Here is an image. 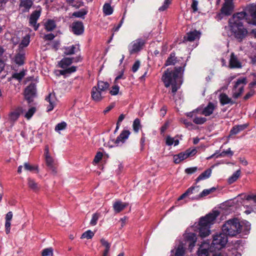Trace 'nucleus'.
<instances>
[{"mask_svg":"<svg viewBox=\"0 0 256 256\" xmlns=\"http://www.w3.org/2000/svg\"><path fill=\"white\" fill-rule=\"evenodd\" d=\"M248 14L252 17V21L250 22L256 25V4L248 5L244 11L234 14L230 18L228 22V27L230 31L238 42H242L248 35V32L244 26L242 20H247Z\"/></svg>","mask_w":256,"mask_h":256,"instance_id":"1","label":"nucleus"},{"mask_svg":"<svg viewBox=\"0 0 256 256\" xmlns=\"http://www.w3.org/2000/svg\"><path fill=\"white\" fill-rule=\"evenodd\" d=\"M186 64L183 67H176L173 70L168 68L162 76V80L166 87L168 88L172 85V92L174 95L180 88V86H178V80L179 75L184 72V68Z\"/></svg>","mask_w":256,"mask_h":256,"instance_id":"2","label":"nucleus"},{"mask_svg":"<svg viewBox=\"0 0 256 256\" xmlns=\"http://www.w3.org/2000/svg\"><path fill=\"white\" fill-rule=\"evenodd\" d=\"M220 212L218 210L206 214L204 217L201 218L198 224L199 235L202 238H205L210 234V228L213 224Z\"/></svg>","mask_w":256,"mask_h":256,"instance_id":"3","label":"nucleus"},{"mask_svg":"<svg viewBox=\"0 0 256 256\" xmlns=\"http://www.w3.org/2000/svg\"><path fill=\"white\" fill-rule=\"evenodd\" d=\"M242 228L239 220L234 218L226 222L222 226V232L226 236H234L240 232Z\"/></svg>","mask_w":256,"mask_h":256,"instance_id":"4","label":"nucleus"},{"mask_svg":"<svg viewBox=\"0 0 256 256\" xmlns=\"http://www.w3.org/2000/svg\"><path fill=\"white\" fill-rule=\"evenodd\" d=\"M228 236L221 232L214 235L210 246V251L218 250L224 248L228 242Z\"/></svg>","mask_w":256,"mask_h":256,"instance_id":"5","label":"nucleus"},{"mask_svg":"<svg viewBox=\"0 0 256 256\" xmlns=\"http://www.w3.org/2000/svg\"><path fill=\"white\" fill-rule=\"evenodd\" d=\"M74 60V58H64L58 62V66L64 69L58 71L60 74L66 76L74 72L76 70V67L75 66H72L68 68L72 63Z\"/></svg>","mask_w":256,"mask_h":256,"instance_id":"6","label":"nucleus"},{"mask_svg":"<svg viewBox=\"0 0 256 256\" xmlns=\"http://www.w3.org/2000/svg\"><path fill=\"white\" fill-rule=\"evenodd\" d=\"M247 84L246 78H240L236 81L233 88V97L238 98L244 91V86Z\"/></svg>","mask_w":256,"mask_h":256,"instance_id":"7","label":"nucleus"},{"mask_svg":"<svg viewBox=\"0 0 256 256\" xmlns=\"http://www.w3.org/2000/svg\"><path fill=\"white\" fill-rule=\"evenodd\" d=\"M145 44L144 40L138 38L132 42L128 46L129 52L132 54L141 50Z\"/></svg>","mask_w":256,"mask_h":256,"instance_id":"8","label":"nucleus"},{"mask_svg":"<svg viewBox=\"0 0 256 256\" xmlns=\"http://www.w3.org/2000/svg\"><path fill=\"white\" fill-rule=\"evenodd\" d=\"M196 152L195 148L192 150L188 149L184 152L175 154L173 156L174 162L175 164H179L188 157L194 156L196 153Z\"/></svg>","mask_w":256,"mask_h":256,"instance_id":"9","label":"nucleus"},{"mask_svg":"<svg viewBox=\"0 0 256 256\" xmlns=\"http://www.w3.org/2000/svg\"><path fill=\"white\" fill-rule=\"evenodd\" d=\"M36 94V86L34 83H31L26 87L24 90V97L28 104L33 101V98Z\"/></svg>","mask_w":256,"mask_h":256,"instance_id":"10","label":"nucleus"},{"mask_svg":"<svg viewBox=\"0 0 256 256\" xmlns=\"http://www.w3.org/2000/svg\"><path fill=\"white\" fill-rule=\"evenodd\" d=\"M242 66L241 60L234 52H232L229 60L228 67L230 68H241Z\"/></svg>","mask_w":256,"mask_h":256,"instance_id":"11","label":"nucleus"},{"mask_svg":"<svg viewBox=\"0 0 256 256\" xmlns=\"http://www.w3.org/2000/svg\"><path fill=\"white\" fill-rule=\"evenodd\" d=\"M24 112V109L21 106H18L12 110L8 114V119L12 122H16L20 114Z\"/></svg>","mask_w":256,"mask_h":256,"instance_id":"12","label":"nucleus"},{"mask_svg":"<svg viewBox=\"0 0 256 256\" xmlns=\"http://www.w3.org/2000/svg\"><path fill=\"white\" fill-rule=\"evenodd\" d=\"M184 238L186 241V244L188 245V248L191 251L195 246L197 238L196 234L192 232L185 234H184Z\"/></svg>","mask_w":256,"mask_h":256,"instance_id":"13","label":"nucleus"},{"mask_svg":"<svg viewBox=\"0 0 256 256\" xmlns=\"http://www.w3.org/2000/svg\"><path fill=\"white\" fill-rule=\"evenodd\" d=\"M40 16V10H35L30 16L29 22L30 26H33L35 30H36L39 27V24H37L36 22Z\"/></svg>","mask_w":256,"mask_h":256,"instance_id":"14","label":"nucleus"},{"mask_svg":"<svg viewBox=\"0 0 256 256\" xmlns=\"http://www.w3.org/2000/svg\"><path fill=\"white\" fill-rule=\"evenodd\" d=\"M216 107V104L209 102L208 104L204 109L201 110L200 108L199 114L204 115L205 116H210L213 113Z\"/></svg>","mask_w":256,"mask_h":256,"instance_id":"15","label":"nucleus"},{"mask_svg":"<svg viewBox=\"0 0 256 256\" xmlns=\"http://www.w3.org/2000/svg\"><path fill=\"white\" fill-rule=\"evenodd\" d=\"M72 31L77 36L80 35L84 33V26L81 22H72L71 26Z\"/></svg>","mask_w":256,"mask_h":256,"instance_id":"16","label":"nucleus"},{"mask_svg":"<svg viewBox=\"0 0 256 256\" xmlns=\"http://www.w3.org/2000/svg\"><path fill=\"white\" fill-rule=\"evenodd\" d=\"M234 10V3L224 2L220 9V12L225 16L232 14Z\"/></svg>","mask_w":256,"mask_h":256,"instance_id":"17","label":"nucleus"},{"mask_svg":"<svg viewBox=\"0 0 256 256\" xmlns=\"http://www.w3.org/2000/svg\"><path fill=\"white\" fill-rule=\"evenodd\" d=\"M210 250V246L208 243L204 242L200 246L198 251V256H209V252H212Z\"/></svg>","mask_w":256,"mask_h":256,"instance_id":"18","label":"nucleus"},{"mask_svg":"<svg viewBox=\"0 0 256 256\" xmlns=\"http://www.w3.org/2000/svg\"><path fill=\"white\" fill-rule=\"evenodd\" d=\"M62 50L64 54L66 56L74 54L80 50L78 44L64 46L62 48Z\"/></svg>","mask_w":256,"mask_h":256,"instance_id":"19","label":"nucleus"},{"mask_svg":"<svg viewBox=\"0 0 256 256\" xmlns=\"http://www.w3.org/2000/svg\"><path fill=\"white\" fill-rule=\"evenodd\" d=\"M128 205L127 202H124L121 200H116L113 204V208L115 213H119L122 211Z\"/></svg>","mask_w":256,"mask_h":256,"instance_id":"20","label":"nucleus"},{"mask_svg":"<svg viewBox=\"0 0 256 256\" xmlns=\"http://www.w3.org/2000/svg\"><path fill=\"white\" fill-rule=\"evenodd\" d=\"M102 94L103 92H100V90L96 86L92 88L91 95L94 100L96 102L100 101L103 98Z\"/></svg>","mask_w":256,"mask_h":256,"instance_id":"21","label":"nucleus"},{"mask_svg":"<svg viewBox=\"0 0 256 256\" xmlns=\"http://www.w3.org/2000/svg\"><path fill=\"white\" fill-rule=\"evenodd\" d=\"M46 100L49 102L48 106V112L51 111L53 110L56 104V98L55 94L50 93L46 98Z\"/></svg>","mask_w":256,"mask_h":256,"instance_id":"22","label":"nucleus"},{"mask_svg":"<svg viewBox=\"0 0 256 256\" xmlns=\"http://www.w3.org/2000/svg\"><path fill=\"white\" fill-rule=\"evenodd\" d=\"M219 100L222 106H224L228 104H235V102L228 96L227 94L224 93H222L220 94Z\"/></svg>","mask_w":256,"mask_h":256,"instance_id":"23","label":"nucleus"},{"mask_svg":"<svg viewBox=\"0 0 256 256\" xmlns=\"http://www.w3.org/2000/svg\"><path fill=\"white\" fill-rule=\"evenodd\" d=\"M130 134V132L128 130H123L120 134L118 136L115 140L114 143L118 144L120 142L124 143L125 140L128 138Z\"/></svg>","mask_w":256,"mask_h":256,"instance_id":"24","label":"nucleus"},{"mask_svg":"<svg viewBox=\"0 0 256 256\" xmlns=\"http://www.w3.org/2000/svg\"><path fill=\"white\" fill-rule=\"evenodd\" d=\"M200 36V33L197 30H194L187 33L184 37L186 41L192 42L196 39H198Z\"/></svg>","mask_w":256,"mask_h":256,"instance_id":"25","label":"nucleus"},{"mask_svg":"<svg viewBox=\"0 0 256 256\" xmlns=\"http://www.w3.org/2000/svg\"><path fill=\"white\" fill-rule=\"evenodd\" d=\"M46 166L48 167L53 174H56L57 172L56 168L54 166V160L51 156L45 157Z\"/></svg>","mask_w":256,"mask_h":256,"instance_id":"26","label":"nucleus"},{"mask_svg":"<svg viewBox=\"0 0 256 256\" xmlns=\"http://www.w3.org/2000/svg\"><path fill=\"white\" fill-rule=\"evenodd\" d=\"M247 126L248 125L246 124L236 125L234 126L230 131V136L238 134L240 132L242 131L245 128H246Z\"/></svg>","mask_w":256,"mask_h":256,"instance_id":"27","label":"nucleus"},{"mask_svg":"<svg viewBox=\"0 0 256 256\" xmlns=\"http://www.w3.org/2000/svg\"><path fill=\"white\" fill-rule=\"evenodd\" d=\"M199 186H192L188 188L184 193L182 194L179 198H178V200H182L184 199V198L190 196V194H192L194 193L193 191L194 190H197V192H199Z\"/></svg>","mask_w":256,"mask_h":256,"instance_id":"28","label":"nucleus"},{"mask_svg":"<svg viewBox=\"0 0 256 256\" xmlns=\"http://www.w3.org/2000/svg\"><path fill=\"white\" fill-rule=\"evenodd\" d=\"M96 86L100 90V92L104 93L108 90L110 87V84L106 82L98 81Z\"/></svg>","mask_w":256,"mask_h":256,"instance_id":"29","label":"nucleus"},{"mask_svg":"<svg viewBox=\"0 0 256 256\" xmlns=\"http://www.w3.org/2000/svg\"><path fill=\"white\" fill-rule=\"evenodd\" d=\"M216 188L214 187L210 189H205L202 190V192H201L198 196H196V197L193 198L192 197V200L194 199H199L201 198H203L204 196H207L209 194H210L211 192H212L216 190Z\"/></svg>","mask_w":256,"mask_h":256,"instance_id":"30","label":"nucleus"},{"mask_svg":"<svg viewBox=\"0 0 256 256\" xmlns=\"http://www.w3.org/2000/svg\"><path fill=\"white\" fill-rule=\"evenodd\" d=\"M212 174V170L210 168L207 169L204 172L202 173L196 179V182H198L200 180L207 179L209 178Z\"/></svg>","mask_w":256,"mask_h":256,"instance_id":"31","label":"nucleus"},{"mask_svg":"<svg viewBox=\"0 0 256 256\" xmlns=\"http://www.w3.org/2000/svg\"><path fill=\"white\" fill-rule=\"evenodd\" d=\"M177 61L178 60L176 57L175 54L174 52L171 53L165 63V66H168L170 65H174L176 63Z\"/></svg>","mask_w":256,"mask_h":256,"instance_id":"32","label":"nucleus"},{"mask_svg":"<svg viewBox=\"0 0 256 256\" xmlns=\"http://www.w3.org/2000/svg\"><path fill=\"white\" fill-rule=\"evenodd\" d=\"M44 27L47 31L50 32L56 28V24L54 20H48L46 22Z\"/></svg>","mask_w":256,"mask_h":256,"instance_id":"33","label":"nucleus"},{"mask_svg":"<svg viewBox=\"0 0 256 256\" xmlns=\"http://www.w3.org/2000/svg\"><path fill=\"white\" fill-rule=\"evenodd\" d=\"M28 187L34 192H36L39 190L38 184L33 179L28 178Z\"/></svg>","mask_w":256,"mask_h":256,"instance_id":"34","label":"nucleus"},{"mask_svg":"<svg viewBox=\"0 0 256 256\" xmlns=\"http://www.w3.org/2000/svg\"><path fill=\"white\" fill-rule=\"evenodd\" d=\"M88 10L85 8H82L78 11L75 12L72 14V16L76 18H84V16L88 14Z\"/></svg>","mask_w":256,"mask_h":256,"instance_id":"35","label":"nucleus"},{"mask_svg":"<svg viewBox=\"0 0 256 256\" xmlns=\"http://www.w3.org/2000/svg\"><path fill=\"white\" fill-rule=\"evenodd\" d=\"M24 56L22 54H17L14 58V62L18 65H22L24 63Z\"/></svg>","mask_w":256,"mask_h":256,"instance_id":"36","label":"nucleus"},{"mask_svg":"<svg viewBox=\"0 0 256 256\" xmlns=\"http://www.w3.org/2000/svg\"><path fill=\"white\" fill-rule=\"evenodd\" d=\"M240 174V170H238L236 172H234L232 175L230 176L228 179V182L229 184H232L236 182Z\"/></svg>","mask_w":256,"mask_h":256,"instance_id":"37","label":"nucleus"},{"mask_svg":"<svg viewBox=\"0 0 256 256\" xmlns=\"http://www.w3.org/2000/svg\"><path fill=\"white\" fill-rule=\"evenodd\" d=\"M30 42V36L29 35H26L24 36L20 42L19 47L21 48H22L24 47L27 46Z\"/></svg>","mask_w":256,"mask_h":256,"instance_id":"38","label":"nucleus"},{"mask_svg":"<svg viewBox=\"0 0 256 256\" xmlns=\"http://www.w3.org/2000/svg\"><path fill=\"white\" fill-rule=\"evenodd\" d=\"M103 12L106 15H110L113 12V9L110 4H105L103 6Z\"/></svg>","mask_w":256,"mask_h":256,"instance_id":"39","label":"nucleus"},{"mask_svg":"<svg viewBox=\"0 0 256 256\" xmlns=\"http://www.w3.org/2000/svg\"><path fill=\"white\" fill-rule=\"evenodd\" d=\"M132 128L135 132L138 133V132L139 130L142 128L140 119L136 118L134 120L132 124Z\"/></svg>","mask_w":256,"mask_h":256,"instance_id":"40","label":"nucleus"},{"mask_svg":"<svg viewBox=\"0 0 256 256\" xmlns=\"http://www.w3.org/2000/svg\"><path fill=\"white\" fill-rule=\"evenodd\" d=\"M32 0H22L20 3V6L24 7L26 9L28 10L32 6Z\"/></svg>","mask_w":256,"mask_h":256,"instance_id":"41","label":"nucleus"},{"mask_svg":"<svg viewBox=\"0 0 256 256\" xmlns=\"http://www.w3.org/2000/svg\"><path fill=\"white\" fill-rule=\"evenodd\" d=\"M193 122L196 124H202L206 121V118L204 117L194 116Z\"/></svg>","mask_w":256,"mask_h":256,"instance_id":"42","label":"nucleus"},{"mask_svg":"<svg viewBox=\"0 0 256 256\" xmlns=\"http://www.w3.org/2000/svg\"><path fill=\"white\" fill-rule=\"evenodd\" d=\"M218 154L216 156V158L224 157L226 155H230V156H232L234 154V152L231 150L230 148H228L227 150H224L220 153L219 152Z\"/></svg>","mask_w":256,"mask_h":256,"instance_id":"43","label":"nucleus"},{"mask_svg":"<svg viewBox=\"0 0 256 256\" xmlns=\"http://www.w3.org/2000/svg\"><path fill=\"white\" fill-rule=\"evenodd\" d=\"M36 111V108L34 107H32L26 113L24 117L28 120L30 119L32 116L34 115Z\"/></svg>","mask_w":256,"mask_h":256,"instance_id":"44","label":"nucleus"},{"mask_svg":"<svg viewBox=\"0 0 256 256\" xmlns=\"http://www.w3.org/2000/svg\"><path fill=\"white\" fill-rule=\"evenodd\" d=\"M94 232L90 230H88L82 234L81 236V238H86L88 239L92 238L94 236Z\"/></svg>","mask_w":256,"mask_h":256,"instance_id":"45","label":"nucleus"},{"mask_svg":"<svg viewBox=\"0 0 256 256\" xmlns=\"http://www.w3.org/2000/svg\"><path fill=\"white\" fill-rule=\"evenodd\" d=\"M172 0H164L162 6L159 8L158 10L160 12H163L165 10L168 8Z\"/></svg>","mask_w":256,"mask_h":256,"instance_id":"46","label":"nucleus"},{"mask_svg":"<svg viewBox=\"0 0 256 256\" xmlns=\"http://www.w3.org/2000/svg\"><path fill=\"white\" fill-rule=\"evenodd\" d=\"M42 256H53V249L52 248H46L43 250Z\"/></svg>","mask_w":256,"mask_h":256,"instance_id":"47","label":"nucleus"},{"mask_svg":"<svg viewBox=\"0 0 256 256\" xmlns=\"http://www.w3.org/2000/svg\"><path fill=\"white\" fill-rule=\"evenodd\" d=\"M66 127V124L64 122H62L58 124L55 127V130L56 132H59L61 130H64Z\"/></svg>","mask_w":256,"mask_h":256,"instance_id":"48","label":"nucleus"},{"mask_svg":"<svg viewBox=\"0 0 256 256\" xmlns=\"http://www.w3.org/2000/svg\"><path fill=\"white\" fill-rule=\"evenodd\" d=\"M100 214L98 213H95L93 214L92 216V218L90 222V224L92 226H95L97 224V221L99 218Z\"/></svg>","mask_w":256,"mask_h":256,"instance_id":"49","label":"nucleus"},{"mask_svg":"<svg viewBox=\"0 0 256 256\" xmlns=\"http://www.w3.org/2000/svg\"><path fill=\"white\" fill-rule=\"evenodd\" d=\"M25 76V72L24 71H22L18 73H15L13 74L12 77L18 80H20Z\"/></svg>","mask_w":256,"mask_h":256,"instance_id":"50","label":"nucleus"},{"mask_svg":"<svg viewBox=\"0 0 256 256\" xmlns=\"http://www.w3.org/2000/svg\"><path fill=\"white\" fill-rule=\"evenodd\" d=\"M119 89V86L117 84H116L112 86L110 94L112 96L116 95L118 93Z\"/></svg>","mask_w":256,"mask_h":256,"instance_id":"51","label":"nucleus"},{"mask_svg":"<svg viewBox=\"0 0 256 256\" xmlns=\"http://www.w3.org/2000/svg\"><path fill=\"white\" fill-rule=\"evenodd\" d=\"M198 2L197 0H192V4H191V8L194 12H196L198 10Z\"/></svg>","mask_w":256,"mask_h":256,"instance_id":"52","label":"nucleus"},{"mask_svg":"<svg viewBox=\"0 0 256 256\" xmlns=\"http://www.w3.org/2000/svg\"><path fill=\"white\" fill-rule=\"evenodd\" d=\"M245 198L246 200H252L256 206V194H248L246 196Z\"/></svg>","mask_w":256,"mask_h":256,"instance_id":"53","label":"nucleus"},{"mask_svg":"<svg viewBox=\"0 0 256 256\" xmlns=\"http://www.w3.org/2000/svg\"><path fill=\"white\" fill-rule=\"evenodd\" d=\"M24 168L26 170L28 171H32L34 170L38 169V166H34L29 164L27 162H25L24 164Z\"/></svg>","mask_w":256,"mask_h":256,"instance_id":"54","label":"nucleus"},{"mask_svg":"<svg viewBox=\"0 0 256 256\" xmlns=\"http://www.w3.org/2000/svg\"><path fill=\"white\" fill-rule=\"evenodd\" d=\"M102 156L103 154L102 152H97L94 160V162L96 164L98 163L102 160Z\"/></svg>","mask_w":256,"mask_h":256,"instance_id":"55","label":"nucleus"},{"mask_svg":"<svg viewBox=\"0 0 256 256\" xmlns=\"http://www.w3.org/2000/svg\"><path fill=\"white\" fill-rule=\"evenodd\" d=\"M140 66V62L136 60L135 62L132 67V71L134 72H136Z\"/></svg>","mask_w":256,"mask_h":256,"instance_id":"56","label":"nucleus"},{"mask_svg":"<svg viewBox=\"0 0 256 256\" xmlns=\"http://www.w3.org/2000/svg\"><path fill=\"white\" fill-rule=\"evenodd\" d=\"M174 138L168 136L166 138V144L168 146H172L174 144Z\"/></svg>","mask_w":256,"mask_h":256,"instance_id":"57","label":"nucleus"},{"mask_svg":"<svg viewBox=\"0 0 256 256\" xmlns=\"http://www.w3.org/2000/svg\"><path fill=\"white\" fill-rule=\"evenodd\" d=\"M100 242L106 248H110V244L104 238H102L100 240Z\"/></svg>","mask_w":256,"mask_h":256,"instance_id":"58","label":"nucleus"},{"mask_svg":"<svg viewBox=\"0 0 256 256\" xmlns=\"http://www.w3.org/2000/svg\"><path fill=\"white\" fill-rule=\"evenodd\" d=\"M197 170V167H192L187 168L185 170V172L188 174H192L195 172Z\"/></svg>","mask_w":256,"mask_h":256,"instance_id":"59","label":"nucleus"},{"mask_svg":"<svg viewBox=\"0 0 256 256\" xmlns=\"http://www.w3.org/2000/svg\"><path fill=\"white\" fill-rule=\"evenodd\" d=\"M10 221H6L5 223L6 232V234H8L10 232Z\"/></svg>","mask_w":256,"mask_h":256,"instance_id":"60","label":"nucleus"},{"mask_svg":"<svg viewBox=\"0 0 256 256\" xmlns=\"http://www.w3.org/2000/svg\"><path fill=\"white\" fill-rule=\"evenodd\" d=\"M200 108H197L192 112H190L187 114V116L190 118H194L196 116L195 114L198 113L199 114Z\"/></svg>","mask_w":256,"mask_h":256,"instance_id":"61","label":"nucleus"},{"mask_svg":"<svg viewBox=\"0 0 256 256\" xmlns=\"http://www.w3.org/2000/svg\"><path fill=\"white\" fill-rule=\"evenodd\" d=\"M54 37H55V36L54 34H49L45 35L44 36V38L46 40H53Z\"/></svg>","mask_w":256,"mask_h":256,"instance_id":"62","label":"nucleus"},{"mask_svg":"<svg viewBox=\"0 0 256 256\" xmlns=\"http://www.w3.org/2000/svg\"><path fill=\"white\" fill-rule=\"evenodd\" d=\"M12 218V212H9L7 213L6 216V221H11Z\"/></svg>","mask_w":256,"mask_h":256,"instance_id":"63","label":"nucleus"},{"mask_svg":"<svg viewBox=\"0 0 256 256\" xmlns=\"http://www.w3.org/2000/svg\"><path fill=\"white\" fill-rule=\"evenodd\" d=\"M254 94V91L251 90L248 93H247L246 96H244V99L245 100H248L249 98H250L251 96H252Z\"/></svg>","mask_w":256,"mask_h":256,"instance_id":"64","label":"nucleus"}]
</instances>
